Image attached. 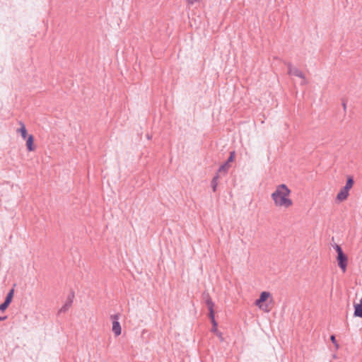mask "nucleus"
Instances as JSON below:
<instances>
[{"mask_svg":"<svg viewBox=\"0 0 362 362\" xmlns=\"http://www.w3.org/2000/svg\"><path fill=\"white\" fill-rule=\"evenodd\" d=\"M291 191L285 184L277 186L272 194V198L276 206L288 208L293 205V201L288 197Z\"/></svg>","mask_w":362,"mask_h":362,"instance_id":"nucleus-1","label":"nucleus"},{"mask_svg":"<svg viewBox=\"0 0 362 362\" xmlns=\"http://www.w3.org/2000/svg\"><path fill=\"white\" fill-rule=\"evenodd\" d=\"M235 158V151H232L229 153V156L227 158L226 161L224 162L222 165H220L218 169L217 170L218 173L223 174V175H226L229 168H230V163L234 162Z\"/></svg>","mask_w":362,"mask_h":362,"instance_id":"nucleus-2","label":"nucleus"},{"mask_svg":"<svg viewBox=\"0 0 362 362\" xmlns=\"http://www.w3.org/2000/svg\"><path fill=\"white\" fill-rule=\"evenodd\" d=\"M285 64L288 68V74L289 75H293L303 79V81L301 83V84H306L307 81L305 80V75L301 71L296 67H293L291 62H285Z\"/></svg>","mask_w":362,"mask_h":362,"instance_id":"nucleus-3","label":"nucleus"},{"mask_svg":"<svg viewBox=\"0 0 362 362\" xmlns=\"http://www.w3.org/2000/svg\"><path fill=\"white\" fill-rule=\"evenodd\" d=\"M120 314L117 313L115 315H112L110 316L111 320H112V332H114L115 335L116 337H118L121 334L122 332V328L120 323L119 322V318Z\"/></svg>","mask_w":362,"mask_h":362,"instance_id":"nucleus-4","label":"nucleus"},{"mask_svg":"<svg viewBox=\"0 0 362 362\" xmlns=\"http://www.w3.org/2000/svg\"><path fill=\"white\" fill-rule=\"evenodd\" d=\"M336 259L338 267L341 269L343 272H345L348 265V256L345 253H343L337 255Z\"/></svg>","mask_w":362,"mask_h":362,"instance_id":"nucleus-5","label":"nucleus"},{"mask_svg":"<svg viewBox=\"0 0 362 362\" xmlns=\"http://www.w3.org/2000/svg\"><path fill=\"white\" fill-rule=\"evenodd\" d=\"M271 296V294L268 291H262L259 298L255 300V304L258 306L259 308H262V304L265 303L268 298Z\"/></svg>","mask_w":362,"mask_h":362,"instance_id":"nucleus-6","label":"nucleus"},{"mask_svg":"<svg viewBox=\"0 0 362 362\" xmlns=\"http://www.w3.org/2000/svg\"><path fill=\"white\" fill-rule=\"evenodd\" d=\"M349 195V190L343 187L338 192L336 197V200L339 202H342L347 199Z\"/></svg>","mask_w":362,"mask_h":362,"instance_id":"nucleus-7","label":"nucleus"},{"mask_svg":"<svg viewBox=\"0 0 362 362\" xmlns=\"http://www.w3.org/2000/svg\"><path fill=\"white\" fill-rule=\"evenodd\" d=\"M25 139H26L25 146H26L27 151L29 152L34 151L35 150V145L34 144V140H35L34 136L33 134H29V136Z\"/></svg>","mask_w":362,"mask_h":362,"instance_id":"nucleus-8","label":"nucleus"},{"mask_svg":"<svg viewBox=\"0 0 362 362\" xmlns=\"http://www.w3.org/2000/svg\"><path fill=\"white\" fill-rule=\"evenodd\" d=\"M354 316L362 318V298L359 300V303L354 302Z\"/></svg>","mask_w":362,"mask_h":362,"instance_id":"nucleus-9","label":"nucleus"},{"mask_svg":"<svg viewBox=\"0 0 362 362\" xmlns=\"http://www.w3.org/2000/svg\"><path fill=\"white\" fill-rule=\"evenodd\" d=\"M202 299L204 300L206 307H214L215 304L213 302L209 292L204 291L202 293Z\"/></svg>","mask_w":362,"mask_h":362,"instance_id":"nucleus-10","label":"nucleus"},{"mask_svg":"<svg viewBox=\"0 0 362 362\" xmlns=\"http://www.w3.org/2000/svg\"><path fill=\"white\" fill-rule=\"evenodd\" d=\"M19 124H21V127L17 129V132L21 134L23 139H25L29 136V134H28V131L25 124L21 121L19 122Z\"/></svg>","mask_w":362,"mask_h":362,"instance_id":"nucleus-11","label":"nucleus"},{"mask_svg":"<svg viewBox=\"0 0 362 362\" xmlns=\"http://www.w3.org/2000/svg\"><path fill=\"white\" fill-rule=\"evenodd\" d=\"M220 177V173H218L216 171V175L212 178V180L211 182V187L212 188V190L214 192H216L217 190V186H218V180Z\"/></svg>","mask_w":362,"mask_h":362,"instance_id":"nucleus-12","label":"nucleus"},{"mask_svg":"<svg viewBox=\"0 0 362 362\" xmlns=\"http://www.w3.org/2000/svg\"><path fill=\"white\" fill-rule=\"evenodd\" d=\"M13 296H14V288H12L7 293V294L6 296V298L4 299V302H6V303H8V304L10 305L11 303L12 300H13Z\"/></svg>","mask_w":362,"mask_h":362,"instance_id":"nucleus-13","label":"nucleus"},{"mask_svg":"<svg viewBox=\"0 0 362 362\" xmlns=\"http://www.w3.org/2000/svg\"><path fill=\"white\" fill-rule=\"evenodd\" d=\"M354 185V180L353 176L349 175L347 176L346 185L344 186L345 188H346L348 190H350Z\"/></svg>","mask_w":362,"mask_h":362,"instance_id":"nucleus-14","label":"nucleus"},{"mask_svg":"<svg viewBox=\"0 0 362 362\" xmlns=\"http://www.w3.org/2000/svg\"><path fill=\"white\" fill-rule=\"evenodd\" d=\"M209 310V314L208 317L211 322L216 321L215 319V311H214V307H208Z\"/></svg>","mask_w":362,"mask_h":362,"instance_id":"nucleus-15","label":"nucleus"},{"mask_svg":"<svg viewBox=\"0 0 362 362\" xmlns=\"http://www.w3.org/2000/svg\"><path fill=\"white\" fill-rule=\"evenodd\" d=\"M70 308L71 305L65 303L64 305L59 310L57 315H59L61 313H66Z\"/></svg>","mask_w":362,"mask_h":362,"instance_id":"nucleus-16","label":"nucleus"},{"mask_svg":"<svg viewBox=\"0 0 362 362\" xmlns=\"http://www.w3.org/2000/svg\"><path fill=\"white\" fill-rule=\"evenodd\" d=\"M333 248L336 251L337 255L344 253L343 250H342V248H341V247L339 245L334 244L333 245Z\"/></svg>","mask_w":362,"mask_h":362,"instance_id":"nucleus-17","label":"nucleus"},{"mask_svg":"<svg viewBox=\"0 0 362 362\" xmlns=\"http://www.w3.org/2000/svg\"><path fill=\"white\" fill-rule=\"evenodd\" d=\"M330 340H331L332 343L334 345L335 349L337 350L339 348V345L336 339V337L334 334H332L330 336Z\"/></svg>","mask_w":362,"mask_h":362,"instance_id":"nucleus-18","label":"nucleus"},{"mask_svg":"<svg viewBox=\"0 0 362 362\" xmlns=\"http://www.w3.org/2000/svg\"><path fill=\"white\" fill-rule=\"evenodd\" d=\"M211 323L212 325V327H211V332L212 333L218 332V322H216V320L211 322Z\"/></svg>","mask_w":362,"mask_h":362,"instance_id":"nucleus-19","label":"nucleus"},{"mask_svg":"<svg viewBox=\"0 0 362 362\" xmlns=\"http://www.w3.org/2000/svg\"><path fill=\"white\" fill-rule=\"evenodd\" d=\"M8 306L9 304L6 303V302L4 301L1 304H0V311L4 312Z\"/></svg>","mask_w":362,"mask_h":362,"instance_id":"nucleus-20","label":"nucleus"},{"mask_svg":"<svg viewBox=\"0 0 362 362\" xmlns=\"http://www.w3.org/2000/svg\"><path fill=\"white\" fill-rule=\"evenodd\" d=\"M214 334L216 335L221 339V341H223L222 333L221 332L218 331V332H214Z\"/></svg>","mask_w":362,"mask_h":362,"instance_id":"nucleus-21","label":"nucleus"},{"mask_svg":"<svg viewBox=\"0 0 362 362\" xmlns=\"http://www.w3.org/2000/svg\"><path fill=\"white\" fill-rule=\"evenodd\" d=\"M74 298V292L71 291L67 296V299H72V300Z\"/></svg>","mask_w":362,"mask_h":362,"instance_id":"nucleus-22","label":"nucleus"},{"mask_svg":"<svg viewBox=\"0 0 362 362\" xmlns=\"http://www.w3.org/2000/svg\"><path fill=\"white\" fill-rule=\"evenodd\" d=\"M342 106H343V108H344V110L346 111V100H342Z\"/></svg>","mask_w":362,"mask_h":362,"instance_id":"nucleus-23","label":"nucleus"},{"mask_svg":"<svg viewBox=\"0 0 362 362\" xmlns=\"http://www.w3.org/2000/svg\"><path fill=\"white\" fill-rule=\"evenodd\" d=\"M66 304H69V305H72V303H73V301H72V299H67L66 298Z\"/></svg>","mask_w":362,"mask_h":362,"instance_id":"nucleus-24","label":"nucleus"},{"mask_svg":"<svg viewBox=\"0 0 362 362\" xmlns=\"http://www.w3.org/2000/svg\"><path fill=\"white\" fill-rule=\"evenodd\" d=\"M199 0H187L189 4H193L194 2L198 1Z\"/></svg>","mask_w":362,"mask_h":362,"instance_id":"nucleus-25","label":"nucleus"},{"mask_svg":"<svg viewBox=\"0 0 362 362\" xmlns=\"http://www.w3.org/2000/svg\"><path fill=\"white\" fill-rule=\"evenodd\" d=\"M7 318H8V316H6V315L0 317V322L4 321V320H6Z\"/></svg>","mask_w":362,"mask_h":362,"instance_id":"nucleus-26","label":"nucleus"}]
</instances>
